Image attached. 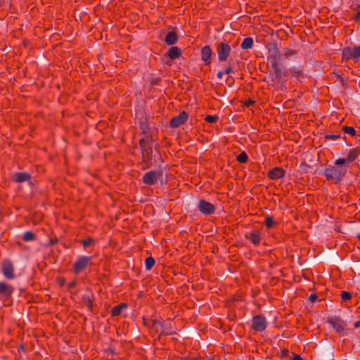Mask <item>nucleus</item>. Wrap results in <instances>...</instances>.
I'll return each mask as SVG.
<instances>
[{
	"instance_id": "31",
	"label": "nucleus",
	"mask_w": 360,
	"mask_h": 360,
	"mask_svg": "<svg viewBox=\"0 0 360 360\" xmlns=\"http://www.w3.org/2000/svg\"><path fill=\"white\" fill-rule=\"evenodd\" d=\"M354 19L356 22L360 20V10H359L354 16Z\"/></svg>"
},
{
	"instance_id": "34",
	"label": "nucleus",
	"mask_w": 360,
	"mask_h": 360,
	"mask_svg": "<svg viewBox=\"0 0 360 360\" xmlns=\"http://www.w3.org/2000/svg\"><path fill=\"white\" fill-rule=\"evenodd\" d=\"M291 360H302V358L300 355L294 354Z\"/></svg>"
},
{
	"instance_id": "35",
	"label": "nucleus",
	"mask_w": 360,
	"mask_h": 360,
	"mask_svg": "<svg viewBox=\"0 0 360 360\" xmlns=\"http://www.w3.org/2000/svg\"><path fill=\"white\" fill-rule=\"evenodd\" d=\"M224 75V72L220 71L217 73V77L221 79Z\"/></svg>"
},
{
	"instance_id": "22",
	"label": "nucleus",
	"mask_w": 360,
	"mask_h": 360,
	"mask_svg": "<svg viewBox=\"0 0 360 360\" xmlns=\"http://www.w3.org/2000/svg\"><path fill=\"white\" fill-rule=\"evenodd\" d=\"M342 130L344 131L345 133L349 134L352 136L356 135V130L353 127L345 126L342 127Z\"/></svg>"
},
{
	"instance_id": "24",
	"label": "nucleus",
	"mask_w": 360,
	"mask_h": 360,
	"mask_svg": "<svg viewBox=\"0 0 360 360\" xmlns=\"http://www.w3.org/2000/svg\"><path fill=\"white\" fill-rule=\"evenodd\" d=\"M237 160L239 162L245 163L248 160V155L245 153L243 152L237 156Z\"/></svg>"
},
{
	"instance_id": "28",
	"label": "nucleus",
	"mask_w": 360,
	"mask_h": 360,
	"mask_svg": "<svg viewBox=\"0 0 360 360\" xmlns=\"http://www.w3.org/2000/svg\"><path fill=\"white\" fill-rule=\"evenodd\" d=\"M218 119V117L214 115H208L205 117V120L210 123L215 122Z\"/></svg>"
},
{
	"instance_id": "21",
	"label": "nucleus",
	"mask_w": 360,
	"mask_h": 360,
	"mask_svg": "<svg viewBox=\"0 0 360 360\" xmlns=\"http://www.w3.org/2000/svg\"><path fill=\"white\" fill-rule=\"evenodd\" d=\"M155 264V260L153 257H147L145 260V266L147 270H150Z\"/></svg>"
},
{
	"instance_id": "2",
	"label": "nucleus",
	"mask_w": 360,
	"mask_h": 360,
	"mask_svg": "<svg viewBox=\"0 0 360 360\" xmlns=\"http://www.w3.org/2000/svg\"><path fill=\"white\" fill-rule=\"evenodd\" d=\"M231 46L228 44L223 42L219 43L217 47L219 60L221 62L226 60L231 53Z\"/></svg>"
},
{
	"instance_id": "1",
	"label": "nucleus",
	"mask_w": 360,
	"mask_h": 360,
	"mask_svg": "<svg viewBox=\"0 0 360 360\" xmlns=\"http://www.w3.org/2000/svg\"><path fill=\"white\" fill-rule=\"evenodd\" d=\"M354 330L349 327L345 321H343L339 319V337H347L342 340L343 342L348 340V338H351L354 335Z\"/></svg>"
},
{
	"instance_id": "17",
	"label": "nucleus",
	"mask_w": 360,
	"mask_h": 360,
	"mask_svg": "<svg viewBox=\"0 0 360 360\" xmlns=\"http://www.w3.org/2000/svg\"><path fill=\"white\" fill-rule=\"evenodd\" d=\"M126 308H127V304L124 303H122L118 306H116L112 310V316H118Z\"/></svg>"
},
{
	"instance_id": "11",
	"label": "nucleus",
	"mask_w": 360,
	"mask_h": 360,
	"mask_svg": "<svg viewBox=\"0 0 360 360\" xmlns=\"http://www.w3.org/2000/svg\"><path fill=\"white\" fill-rule=\"evenodd\" d=\"M285 174V171L281 167H274L269 172L268 176L273 180L282 178Z\"/></svg>"
},
{
	"instance_id": "43",
	"label": "nucleus",
	"mask_w": 360,
	"mask_h": 360,
	"mask_svg": "<svg viewBox=\"0 0 360 360\" xmlns=\"http://www.w3.org/2000/svg\"><path fill=\"white\" fill-rule=\"evenodd\" d=\"M357 9H360V6H357Z\"/></svg>"
},
{
	"instance_id": "27",
	"label": "nucleus",
	"mask_w": 360,
	"mask_h": 360,
	"mask_svg": "<svg viewBox=\"0 0 360 360\" xmlns=\"http://www.w3.org/2000/svg\"><path fill=\"white\" fill-rule=\"evenodd\" d=\"M264 223H265V225H266V226L267 228H271L274 224V219L271 217H267L265 219Z\"/></svg>"
},
{
	"instance_id": "32",
	"label": "nucleus",
	"mask_w": 360,
	"mask_h": 360,
	"mask_svg": "<svg viewBox=\"0 0 360 360\" xmlns=\"http://www.w3.org/2000/svg\"><path fill=\"white\" fill-rule=\"evenodd\" d=\"M339 81L341 82V84L347 89V84L345 83L344 79L339 75Z\"/></svg>"
},
{
	"instance_id": "10",
	"label": "nucleus",
	"mask_w": 360,
	"mask_h": 360,
	"mask_svg": "<svg viewBox=\"0 0 360 360\" xmlns=\"http://www.w3.org/2000/svg\"><path fill=\"white\" fill-rule=\"evenodd\" d=\"M213 52L209 46H205L201 49V59L205 64L208 65L211 63V57Z\"/></svg>"
},
{
	"instance_id": "30",
	"label": "nucleus",
	"mask_w": 360,
	"mask_h": 360,
	"mask_svg": "<svg viewBox=\"0 0 360 360\" xmlns=\"http://www.w3.org/2000/svg\"><path fill=\"white\" fill-rule=\"evenodd\" d=\"M317 299V295L316 294H311L309 297V300L311 302H314Z\"/></svg>"
},
{
	"instance_id": "15",
	"label": "nucleus",
	"mask_w": 360,
	"mask_h": 360,
	"mask_svg": "<svg viewBox=\"0 0 360 360\" xmlns=\"http://www.w3.org/2000/svg\"><path fill=\"white\" fill-rule=\"evenodd\" d=\"M253 39L251 37H246L243 39L240 44L243 49H249L252 46Z\"/></svg>"
},
{
	"instance_id": "3",
	"label": "nucleus",
	"mask_w": 360,
	"mask_h": 360,
	"mask_svg": "<svg viewBox=\"0 0 360 360\" xmlns=\"http://www.w3.org/2000/svg\"><path fill=\"white\" fill-rule=\"evenodd\" d=\"M162 176L159 171H149L143 176V182L147 185H154Z\"/></svg>"
},
{
	"instance_id": "7",
	"label": "nucleus",
	"mask_w": 360,
	"mask_h": 360,
	"mask_svg": "<svg viewBox=\"0 0 360 360\" xmlns=\"http://www.w3.org/2000/svg\"><path fill=\"white\" fill-rule=\"evenodd\" d=\"M198 207L205 214H210L214 211V205L203 200H200Z\"/></svg>"
},
{
	"instance_id": "18",
	"label": "nucleus",
	"mask_w": 360,
	"mask_h": 360,
	"mask_svg": "<svg viewBox=\"0 0 360 360\" xmlns=\"http://www.w3.org/2000/svg\"><path fill=\"white\" fill-rule=\"evenodd\" d=\"M342 60H345V59L347 60V59L353 58L352 51L351 48H349V47L344 48L342 51Z\"/></svg>"
},
{
	"instance_id": "41",
	"label": "nucleus",
	"mask_w": 360,
	"mask_h": 360,
	"mask_svg": "<svg viewBox=\"0 0 360 360\" xmlns=\"http://www.w3.org/2000/svg\"><path fill=\"white\" fill-rule=\"evenodd\" d=\"M155 325L160 326V322H158H158H156V323H155Z\"/></svg>"
},
{
	"instance_id": "20",
	"label": "nucleus",
	"mask_w": 360,
	"mask_h": 360,
	"mask_svg": "<svg viewBox=\"0 0 360 360\" xmlns=\"http://www.w3.org/2000/svg\"><path fill=\"white\" fill-rule=\"evenodd\" d=\"M342 302H347L352 299V294L347 291H342L340 294Z\"/></svg>"
},
{
	"instance_id": "38",
	"label": "nucleus",
	"mask_w": 360,
	"mask_h": 360,
	"mask_svg": "<svg viewBox=\"0 0 360 360\" xmlns=\"http://www.w3.org/2000/svg\"><path fill=\"white\" fill-rule=\"evenodd\" d=\"M288 352V351L287 349L286 350H283V354L284 355V354H285Z\"/></svg>"
},
{
	"instance_id": "26",
	"label": "nucleus",
	"mask_w": 360,
	"mask_h": 360,
	"mask_svg": "<svg viewBox=\"0 0 360 360\" xmlns=\"http://www.w3.org/2000/svg\"><path fill=\"white\" fill-rule=\"evenodd\" d=\"M250 240L252 243L257 245L259 243V236L257 233H252L250 235Z\"/></svg>"
},
{
	"instance_id": "4",
	"label": "nucleus",
	"mask_w": 360,
	"mask_h": 360,
	"mask_svg": "<svg viewBox=\"0 0 360 360\" xmlns=\"http://www.w3.org/2000/svg\"><path fill=\"white\" fill-rule=\"evenodd\" d=\"M91 257L87 256H81L76 261L74 265V271L79 274L83 271L90 263Z\"/></svg>"
},
{
	"instance_id": "37",
	"label": "nucleus",
	"mask_w": 360,
	"mask_h": 360,
	"mask_svg": "<svg viewBox=\"0 0 360 360\" xmlns=\"http://www.w3.org/2000/svg\"><path fill=\"white\" fill-rule=\"evenodd\" d=\"M345 173V170H344L343 172L340 171L339 169V172H338V174H339V176H341V175H344Z\"/></svg>"
},
{
	"instance_id": "42",
	"label": "nucleus",
	"mask_w": 360,
	"mask_h": 360,
	"mask_svg": "<svg viewBox=\"0 0 360 360\" xmlns=\"http://www.w3.org/2000/svg\"><path fill=\"white\" fill-rule=\"evenodd\" d=\"M335 165H337V164H338V160H336L335 161Z\"/></svg>"
},
{
	"instance_id": "12",
	"label": "nucleus",
	"mask_w": 360,
	"mask_h": 360,
	"mask_svg": "<svg viewBox=\"0 0 360 360\" xmlns=\"http://www.w3.org/2000/svg\"><path fill=\"white\" fill-rule=\"evenodd\" d=\"M13 288L4 282H0V295L9 296L13 293Z\"/></svg>"
},
{
	"instance_id": "25",
	"label": "nucleus",
	"mask_w": 360,
	"mask_h": 360,
	"mask_svg": "<svg viewBox=\"0 0 360 360\" xmlns=\"http://www.w3.org/2000/svg\"><path fill=\"white\" fill-rule=\"evenodd\" d=\"M352 51L353 58L358 60L360 57V46L354 47Z\"/></svg>"
},
{
	"instance_id": "19",
	"label": "nucleus",
	"mask_w": 360,
	"mask_h": 360,
	"mask_svg": "<svg viewBox=\"0 0 360 360\" xmlns=\"http://www.w3.org/2000/svg\"><path fill=\"white\" fill-rule=\"evenodd\" d=\"M325 174L328 179L336 180L337 171L335 169H326Z\"/></svg>"
},
{
	"instance_id": "36",
	"label": "nucleus",
	"mask_w": 360,
	"mask_h": 360,
	"mask_svg": "<svg viewBox=\"0 0 360 360\" xmlns=\"http://www.w3.org/2000/svg\"><path fill=\"white\" fill-rule=\"evenodd\" d=\"M354 328H360V321H357L354 324Z\"/></svg>"
},
{
	"instance_id": "29",
	"label": "nucleus",
	"mask_w": 360,
	"mask_h": 360,
	"mask_svg": "<svg viewBox=\"0 0 360 360\" xmlns=\"http://www.w3.org/2000/svg\"><path fill=\"white\" fill-rule=\"evenodd\" d=\"M93 243H94V240L92 238H87L82 241V244H83L84 247H85V248L92 245Z\"/></svg>"
},
{
	"instance_id": "40",
	"label": "nucleus",
	"mask_w": 360,
	"mask_h": 360,
	"mask_svg": "<svg viewBox=\"0 0 360 360\" xmlns=\"http://www.w3.org/2000/svg\"><path fill=\"white\" fill-rule=\"evenodd\" d=\"M140 124H141V129H143V123H142V122H141V123H140Z\"/></svg>"
},
{
	"instance_id": "13",
	"label": "nucleus",
	"mask_w": 360,
	"mask_h": 360,
	"mask_svg": "<svg viewBox=\"0 0 360 360\" xmlns=\"http://www.w3.org/2000/svg\"><path fill=\"white\" fill-rule=\"evenodd\" d=\"M176 40H177V37H176V34L175 32H169L167 33L166 38H165V41L167 44H169V45L174 44L176 43Z\"/></svg>"
},
{
	"instance_id": "5",
	"label": "nucleus",
	"mask_w": 360,
	"mask_h": 360,
	"mask_svg": "<svg viewBox=\"0 0 360 360\" xmlns=\"http://www.w3.org/2000/svg\"><path fill=\"white\" fill-rule=\"evenodd\" d=\"M252 328L256 331H263L266 328V319L260 315L255 316L252 318Z\"/></svg>"
},
{
	"instance_id": "39",
	"label": "nucleus",
	"mask_w": 360,
	"mask_h": 360,
	"mask_svg": "<svg viewBox=\"0 0 360 360\" xmlns=\"http://www.w3.org/2000/svg\"><path fill=\"white\" fill-rule=\"evenodd\" d=\"M356 238L360 240V233L356 234Z\"/></svg>"
},
{
	"instance_id": "33",
	"label": "nucleus",
	"mask_w": 360,
	"mask_h": 360,
	"mask_svg": "<svg viewBox=\"0 0 360 360\" xmlns=\"http://www.w3.org/2000/svg\"><path fill=\"white\" fill-rule=\"evenodd\" d=\"M224 72V74L229 75L233 72V68H232V67L229 66Z\"/></svg>"
},
{
	"instance_id": "8",
	"label": "nucleus",
	"mask_w": 360,
	"mask_h": 360,
	"mask_svg": "<svg viewBox=\"0 0 360 360\" xmlns=\"http://www.w3.org/2000/svg\"><path fill=\"white\" fill-rule=\"evenodd\" d=\"M188 119V115L185 112H181L178 116L173 117L170 121V126L178 127L184 124Z\"/></svg>"
},
{
	"instance_id": "23",
	"label": "nucleus",
	"mask_w": 360,
	"mask_h": 360,
	"mask_svg": "<svg viewBox=\"0 0 360 360\" xmlns=\"http://www.w3.org/2000/svg\"><path fill=\"white\" fill-rule=\"evenodd\" d=\"M22 238L25 241H30L34 238V235L32 232L27 231L24 233Z\"/></svg>"
},
{
	"instance_id": "9",
	"label": "nucleus",
	"mask_w": 360,
	"mask_h": 360,
	"mask_svg": "<svg viewBox=\"0 0 360 360\" xmlns=\"http://www.w3.org/2000/svg\"><path fill=\"white\" fill-rule=\"evenodd\" d=\"M2 271L4 276L11 279L14 277L13 264L10 261H4L2 264Z\"/></svg>"
},
{
	"instance_id": "14",
	"label": "nucleus",
	"mask_w": 360,
	"mask_h": 360,
	"mask_svg": "<svg viewBox=\"0 0 360 360\" xmlns=\"http://www.w3.org/2000/svg\"><path fill=\"white\" fill-rule=\"evenodd\" d=\"M30 175L27 173H16L15 174L13 179L18 182H23L28 180Z\"/></svg>"
},
{
	"instance_id": "16",
	"label": "nucleus",
	"mask_w": 360,
	"mask_h": 360,
	"mask_svg": "<svg viewBox=\"0 0 360 360\" xmlns=\"http://www.w3.org/2000/svg\"><path fill=\"white\" fill-rule=\"evenodd\" d=\"M180 49L177 47H172L168 52V56L171 59L177 58L180 56Z\"/></svg>"
},
{
	"instance_id": "6",
	"label": "nucleus",
	"mask_w": 360,
	"mask_h": 360,
	"mask_svg": "<svg viewBox=\"0 0 360 360\" xmlns=\"http://www.w3.org/2000/svg\"><path fill=\"white\" fill-rule=\"evenodd\" d=\"M360 148H353L349 150L347 158H339V165H344L345 163H350L355 160L358 154L359 153Z\"/></svg>"
}]
</instances>
